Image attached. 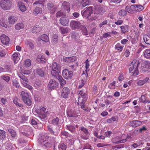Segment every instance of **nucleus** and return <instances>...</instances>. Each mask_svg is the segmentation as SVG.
Instances as JSON below:
<instances>
[{
    "label": "nucleus",
    "mask_w": 150,
    "mask_h": 150,
    "mask_svg": "<svg viewBox=\"0 0 150 150\" xmlns=\"http://www.w3.org/2000/svg\"><path fill=\"white\" fill-rule=\"evenodd\" d=\"M5 148L7 150H11L12 149V146L11 143H8L6 144Z\"/></svg>",
    "instance_id": "58"
},
{
    "label": "nucleus",
    "mask_w": 150,
    "mask_h": 150,
    "mask_svg": "<svg viewBox=\"0 0 150 150\" xmlns=\"http://www.w3.org/2000/svg\"><path fill=\"white\" fill-rule=\"evenodd\" d=\"M48 138L46 134H42L39 137L38 142L39 144L44 146L46 147H50V144L47 142Z\"/></svg>",
    "instance_id": "3"
},
{
    "label": "nucleus",
    "mask_w": 150,
    "mask_h": 150,
    "mask_svg": "<svg viewBox=\"0 0 150 150\" xmlns=\"http://www.w3.org/2000/svg\"><path fill=\"white\" fill-rule=\"evenodd\" d=\"M59 84L56 81L53 79H50L48 85V87L50 89L57 88Z\"/></svg>",
    "instance_id": "10"
},
{
    "label": "nucleus",
    "mask_w": 150,
    "mask_h": 150,
    "mask_svg": "<svg viewBox=\"0 0 150 150\" xmlns=\"http://www.w3.org/2000/svg\"><path fill=\"white\" fill-rule=\"evenodd\" d=\"M5 55L6 53L1 48H0V57H3Z\"/></svg>",
    "instance_id": "62"
},
{
    "label": "nucleus",
    "mask_w": 150,
    "mask_h": 150,
    "mask_svg": "<svg viewBox=\"0 0 150 150\" xmlns=\"http://www.w3.org/2000/svg\"><path fill=\"white\" fill-rule=\"evenodd\" d=\"M79 94L81 96V97H79L78 98V101L80 102L79 100H82V101L84 100L85 98H86V100L87 99V95L85 94L84 91L83 90L80 91H79Z\"/></svg>",
    "instance_id": "22"
},
{
    "label": "nucleus",
    "mask_w": 150,
    "mask_h": 150,
    "mask_svg": "<svg viewBox=\"0 0 150 150\" xmlns=\"http://www.w3.org/2000/svg\"><path fill=\"white\" fill-rule=\"evenodd\" d=\"M67 115L70 117H75L76 114L74 110L69 108L67 111Z\"/></svg>",
    "instance_id": "28"
},
{
    "label": "nucleus",
    "mask_w": 150,
    "mask_h": 150,
    "mask_svg": "<svg viewBox=\"0 0 150 150\" xmlns=\"http://www.w3.org/2000/svg\"><path fill=\"white\" fill-rule=\"evenodd\" d=\"M62 8L63 10H66L68 12L70 11V5L69 2L65 1L62 4Z\"/></svg>",
    "instance_id": "14"
},
{
    "label": "nucleus",
    "mask_w": 150,
    "mask_h": 150,
    "mask_svg": "<svg viewBox=\"0 0 150 150\" xmlns=\"http://www.w3.org/2000/svg\"><path fill=\"white\" fill-rule=\"evenodd\" d=\"M58 35L54 34L52 37V40L54 42H57L58 41Z\"/></svg>",
    "instance_id": "57"
},
{
    "label": "nucleus",
    "mask_w": 150,
    "mask_h": 150,
    "mask_svg": "<svg viewBox=\"0 0 150 150\" xmlns=\"http://www.w3.org/2000/svg\"><path fill=\"white\" fill-rule=\"evenodd\" d=\"M86 101V98H85L84 100L82 101L81 102L80 106L81 108L85 111L88 112L89 111V109L87 107H86L84 105V104Z\"/></svg>",
    "instance_id": "30"
},
{
    "label": "nucleus",
    "mask_w": 150,
    "mask_h": 150,
    "mask_svg": "<svg viewBox=\"0 0 150 150\" xmlns=\"http://www.w3.org/2000/svg\"><path fill=\"white\" fill-rule=\"evenodd\" d=\"M1 78L5 81L6 82H8L10 79V77L8 76L5 75L2 76H1Z\"/></svg>",
    "instance_id": "50"
},
{
    "label": "nucleus",
    "mask_w": 150,
    "mask_h": 150,
    "mask_svg": "<svg viewBox=\"0 0 150 150\" xmlns=\"http://www.w3.org/2000/svg\"><path fill=\"white\" fill-rule=\"evenodd\" d=\"M143 39L145 42L147 44H150V37L145 35L143 36Z\"/></svg>",
    "instance_id": "41"
},
{
    "label": "nucleus",
    "mask_w": 150,
    "mask_h": 150,
    "mask_svg": "<svg viewBox=\"0 0 150 150\" xmlns=\"http://www.w3.org/2000/svg\"><path fill=\"white\" fill-rule=\"evenodd\" d=\"M38 40L39 42L42 40L45 42H47L49 41V38L47 35L43 34L38 37Z\"/></svg>",
    "instance_id": "16"
},
{
    "label": "nucleus",
    "mask_w": 150,
    "mask_h": 150,
    "mask_svg": "<svg viewBox=\"0 0 150 150\" xmlns=\"http://www.w3.org/2000/svg\"><path fill=\"white\" fill-rule=\"evenodd\" d=\"M140 63L139 60L134 59L131 62L129 65V72L134 76L138 74V67Z\"/></svg>",
    "instance_id": "1"
},
{
    "label": "nucleus",
    "mask_w": 150,
    "mask_h": 150,
    "mask_svg": "<svg viewBox=\"0 0 150 150\" xmlns=\"http://www.w3.org/2000/svg\"><path fill=\"white\" fill-rule=\"evenodd\" d=\"M149 78L148 77H146L143 80H141L138 81L137 82L138 85L139 86H142L146 83L149 80Z\"/></svg>",
    "instance_id": "29"
},
{
    "label": "nucleus",
    "mask_w": 150,
    "mask_h": 150,
    "mask_svg": "<svg viewBox=\"0 0 150 150\" xmlns=\"http://www.w3.org/2000/svg\"><path fill=\"white\" fill-rule=\"evenodd\" d=\"M52 70L51 73L52 76H55L59 75V72L61 70V67L60 64L54 62L52 65Z\"/></svg>",
    "instance_id": "4"
},
{
    "label": "nucleus",
    "mask_w": 150,
    "mask_h": 150,
    "mask_svg": "<svg viewBox=\"0 0 150 150\" xmlns=\"http://www.w3.org/2000/svg\"><path fill=\"white\" fill-rule=\"evenodd\" d=\"M31 122L32 125H35L36 124H38V125L40 126V128L42 127V124L37 123L36 119H32L31 120Z\"/></svg>",
    "instance_id": "52"
},
{
    "label": "nucleus",
    "mask_w": 150,
    "mask_h": 150,
    "mask_svg": "<svg viewBox=\"0 0 150 150\" xmlns=\"http://www.w3.org/2000/svg\"><path fill=\"white\" fill-rule=\"evenodd\" d=\"M0 39L3 45H7L9 41L8 37L5 35H2L0 37Z\"/></svg>",
    "instance_id": "13"
},
{
    "label": "nucleus",
    "mask_w": 150,
    "mask_h": 150,
    "mask_svg": "<svg viewBox=\"0 0 150 150\" xmlns=\"http://www.w3.org/2000/svg\"><path fill=\"white\" fill-rule=\"evenodd\" d=\"M9 132L11 135V140H13L14 139H16L17 138V135L16 131L13 129L9 128L8 129Z\"/></svg>",
    "instance_id": "17"
},
{
    "label": "nucleus",
    "mask_w": 150,
    "mask_h": 150,
    "mask_svg": "<svg viewBox=\"0 0 150 150\" xmlns=\"http://www.w3.org/2000/svg\"><path fill=\"white\" fill-rule=\"evenodd\" d=\"M111 141L114 144H116L125 143L126 142V140L125 139L119 140V138L116 137L113 138Z\"/></svg>",
    "instance_id": "21"
},
{
    "label": "nucleus",
    "mask_w": 150,
    "mask_h": 150,
    "mask_svg": "<svg viewBox=\"0 0 150 150\" xmlns=\"http://www.w3.org/2000/svg\"><path fill=\"white\" fill-rule=\"evenodd\" d=\"M59 148L60 150L61 149L62 150H66L67 148V146L64 144L62 143L59 145Z\"/></svg>",
    "instance_id": "54"
},
{
    "label": "nucleus",
    "mask_w": 150,
    "mask_h": 150,
    "mask_svg": "<svg viewBox=\"0 0 150 150\" xmlns=\"http://www.w3.org/2000/svg\"><path fill=\"white\" fill-rule=\"evenodd\" d=\"M92 11V8L91 6L86 8L81 11L82 16L83 17L88 18L91 15Z\"/></svg>",
    "instance_id": "7"
},
{
    "label": "nucleus",
    "mask_w": 150,
    "mask_h": 150,
    "mask_svg": "<svg viewBox=\"0 0 150 150\" xmlns=\"http://www.w3.org/2000/svg\"><path fill=\"white\" fill-rule=\"evenodd\" d=\"M146 100L145 96L144 95H142L141 98H139V101L141 102L145 103Z\"/></svg>",
    "instance_id": "61"
},
{
    "label": "nucleus",
    "mask_w": 150,
    "mask_h": 150,
    "mask_svg": "<svg viewBox=\"0 0 150 150\" xmlns=\"http://www.w3.org/2000/svg\"><path fill=\"white\" fill-rule=\"evenodd\" d=\"M20 58V54L18 52L14 53L12 55V59L15 63H17Z\"/></svg>",
    "instance_id": "19"
},
{
    "label": "nucleus",
    "mask_w": 150,
    "mask_h": 150,
    "mask_svg": "<svg viewBox=\"0 0 150 150\" xmlns=\"http://www.w3.org/2000/svg\"><path fill=\"white\" fill-rule=\"evenodd\" d=\"M105 11V9L103 7H100L96 8V12L98 14H102Z\"/></svg>",
    "instance_id": "31"
},
{
    "label": "nucleus",
    "mask_w": 150,
    "mask_h": 150,
    "mask_svg": "<svg viewBox=\"0 0 150 150\" xmlns=\"http://www.w3.org/2000/svg\"><path fill=\"white\" fill-rule=\"evenodd\" d=\"M62 74L65 79H70L73 75V72L71 71H69L67 69H65L62 71Z\"/></svg>",
    "instance_id": "8"
},
{
    "label": "nucleus",
    "mask_w": 150,
    "mask_h": 150,
    "mask_svg": "<svg viewBox=\"0 0 150 150\" xmlns=\"http://www.w3.org/2000/svg\"><path fill=\"white\" fill-rule=\"evenodd\" d=\"M142 70L144 72L150 71V62H144L143 65L142 67Z\"/></svg>",
    "instance_id": "12"
},
{
    "label": "nucleus",
    "mask_w": 150,
    "mask_h": 150,
    "mask_svg": "<svg viewBox=\"0 0 150 150\" xmlns=\"http://www.w3.org/2000/svg\"><path fill=\"white\" fill-rule=\"evenodd\" d=\"M47 128L49 132L55 136H57L58 135V132H54L52 130V126H48Z\"/></svg>",
    "instance_id": "43"
},
{
    "label": "nucleus",
    "mask_w": 150,
    "mask_h": 150,
    "mask_svg": "<svg viewBox=\"0 0 150 150\" xmlns=\"http://www.w3.org/2000/svg\"><path fill=\"white\" fill-rule=\"evenodd\" d=\"M54 77L58 80L60 82L61 86H63L64 85L66 84V81L59 74Z\"/></svg>",
    "instance_id": "25"
},
{
    "label": "nucleus",
    "mask_w": 150,
    "mask_h": 150,
    "mask_svg": "<svg viewBox=\"0 0 150 150\" xmlns=\"http://www.w3.org/2000/svg\"><path fill=\"white\" fill-rule=\"evenodd\" d=\"M81 30L83 31V34L85 35H88L87 30L86 28L85 27L83 26L82 25V26Z\"/></svg>",
    "instance_id": "55"
},
{
    "label": "nucleus",
    "mask_w": 150,
    "mask_h": 150,
    "mask_svg": "<svg viewBox=\"0 0 150 150\" xmlns=\"http://www.w3.org/2000/svg\"><path fill=\"white\" fill-rule=\"evenodd\" d=\"M45 68H38L36 70V73L40 76L43 77L44 76Z\"/></svg>",
    "instance_id": "26"
},
{
    "label": "nucleus",
    "mask_w": 150,
    "mask_h": 150,
    "mask_svg": "<svg viewBox=\"0 0 150 150\" xmlns=\"http://www.w3.org/2000/svg\"><path fill=\"white\" fill-rule=\"evenodd\" d=\"M123 23V21L122 20H118L115 23V24L117 25H120L122 24Z\"/></svg>",
    "instance_id": "64"
},
{
    "label": "nucleus",
    "mask_w": 150,
    "mask_h": 150,
    "mask_svg": "<svg viewBox=\"0 0 150 150\" xmlns=\"http://www.w3.org/2000/svg\"><path fill=\"white\" fill-rule=\"evenodd\" d=\"M24 103L28 106L30 105L32 103V101L30 97L27 98L25 100H23Z\"/></svg>",
    "instance_id": "47"
},
{
    "label": "nucleus",
    "mask_w": 150,
    "mask_h": 150,
    "mask_svg": "<svg viewBox=\"0 0 150 150\" xmlns=\"http://www.w3.org/2000/svg\"><path fill=\"white\" fill-rule=\"evenodd\" d=\"M144 57L147 59H150V49H146L144 52Z\"/></svg>",
    "instance_id": "39"
},
{
    "label": "nucleus",
    "mask_w": 150,
    "mask_h": 150,
    "mask_svg": "<svg viewBox=\"0 0 150 150\" xmlns=\"http://www.w3.org/2000/svg\"><path fill=\"white\" fill-rule=\"evenodd\" d=\"M70 90L67 87H64L61 92V96L64 98H67L70 93Z\"/></svg>",
    "instance_id": "11"
},
{
    "label": "nucleus",
    "mask_w": 150,
    "mask_h": 150,
    "mask_svg": "<svg viewBox=\"0 0 150 150\" xmlns=\"http://www.w3.org/2000/svg\"><path fill=\"white\" fill-rule=\"evenodd\" d=\"M11 2L9 0H1L0 6L4 10H9L11 7Z\"/></svg>",
    "instance_id": "5"
},
{
    "label": "nucleus",
    "mask_w": 150,
    "mask_h": 150,
    "mask_svg": "<svg viewBox=\"0 0 150 150\" xmlns=\"http://www.w3.org/2000/svg\"><path fill=\"white\" fill-rule=\"evenodd\" d=\"M115 81H113L108 85V87L111 89H114L115 88Z\"/></svg>",
    "instance_id": "56"
},
{
    "label": "nucleus",
    "mask_w": 150,
    "mask_h": 150,
    "mask_svg": "<svg viewBox=\"0 0 150 150\" xmlns=\"http://www.w3.org/2000/svg\"><path fill=\"white\" fill-rule=\"evenodd\" d=\"M37 60L39 62L42 64L44 63L47 61V59L45 56L41 54H40L38 56Z\"/></svg>",
    "instance_id": "20"
},
{
    "label": "nucleus",
    "mask_w": 150,
    "mask_h": 150,
    "mask_svg": "<svg viewBox=\"0 0 150 150\" xmlns=\"http://www.w3.org/2000/svg\"><path fill=\"white\" fill-rule=\"evenodd\" d=\"M41 28L38 25L32 28V32L33 33H37L40 31Z\"/></svg>",
    "instance_id": "35"
},
{
    "label": "nucleus",
    "mask_w": 150,
    "mask_h": 150,
    "mask_svg": "<svg viewBox=\"0 0 150 150\" xmlns=\"http://www.w3.org/2000/svg\"><path fill=\"white\" fill-rule=\"evenodd\" d=\"M85 68L86 70L85 71H83V75H84L85 76L86 78V79H87V78L88 76V74L87 73V71H88L89 70V67L90 66V64L89 63V61L88 59H87L85 62Z\"/></svg>",
    "instance_id": "15"
},
{
    "label": "nucleus",
    "mask_w": 150,
    "mask_h": 150,
    "mask_svg": "<svg viewBox=\"0 0 150 150\" xmlns=\"http://www.w3.org/2000/svg\"><path fill=\"white\" fill-rule=\"evenodd\" d=\"M60 22L62 25L67 26L69 23V20L67 18L62 17L60 19Z\"/></svg>",
    "instance_id": "18"
},
{
    "label": "nucleus",
    "mask_w": 150,
    "mask_h": 150,
    "mask_svg": "<svg viewBox=\"0 0 150 150\" xmlns=\"http://www.w3.org/2000/svg\"><path fill=\"white\" fill-rule=\"evenodd\" d=\"M21 94L22 96L23 100H25L26 98L29 97L28 93L24 91H22L21 92Z\"/></svg>",
    "instance_id": "36"
},
{
    "label": "nucleus",
    "mask_w": 150,
    "mask_h": 150,
    "mask_svg": "<svg viewBox=\"0 0 150 150\" xmlns=\"http://www.w3.org/2000/svg\"><path fill=\"white\" fill-rule=\"evenodd\" d=\"M33 5L35 7L33 12L34 15L36 16L42 13V8L44 7V5L40 1H35L33 3Z\"/></svg>",
    "instance_id": "2"
},
{
    "label": "nucleus",
    "mask_w": 150,
    "mask_h": 150,
    "mask_svg": "<svg viewBox=\"0 0 150 150\" xmlns=\"http://www.w3.org/2000/svg\"><path fill=\"white\" fill-rule=\"evenodd\" d=\"M13 86H15L16 88H19V84L16 80H15L13 81Z\"/></svg>",
    "instance_id": "63"
},
{
    "label": "nucleus",
    "mask_w": 150,
    "mask_h": 150,
    "mask_svg": "<svg viewBox=\"0 0 150 150\" xmlns=\"http://www.w3.org/2000/svg\"><path fill=\"white\" fill-rule=\"evenodd\" d=\"M6 137V132L0 129V139H2Z\"/></svg>",
    "instance_id": "46"
},
{
    "label": "nucleus",
    "mask_w": 150,
    "mask_h": 150,
    "mask_svg": "<svg viewBox=\"0 0 150 150\" xmlns=\"http://www.w3.org/2000/svg\"><path fill=\"white\" fill-rule=\"evenodd\" d=\"M112 96H107L106 99L105 100V104L106 105H109L111 103V100L113 99Z\"/></svg>",
    "instance_id": "34"
},
{
    "label": "nucleus",
    "mask_w": 150,
    "mask_h": 150,
    "mask_svg": "<svg viewBox=\"0 0 150 150\" xmlns=\"http://www.w3.org/2000/svg\"><path fill=\"white\" fill-rule=\"evenodd\" d=\"M82 24L81 21H72L70 23V26L72 29L74 30L78 29L81 26H82Z\"/></svg>",
    "instance_id": "9"
},
{
    "label": "nucleus",
    "mask_w": 150,
    "mask_h": 150,
    "mask_svg": "<svg viewBox=\"0 0 150 150\" xmlns=\"http://www.w3.org/2000/svg\"><path fill=\"white\" fill-rule=\"evenodd\" d=\"M91 4V2L89 0H82L81 1L82 5L85 7Z\"/></svg>",
    "instance_id": "44"
},
{
    "label": "nucleus",
    "mask_w": 150,
    "mask_h": 150,
    "mask_svg": "<svg viewBox=\"0 0 150 150\" xmlns=\"http://www.w3.org/2000/svg\"><path fill=\"white\" fill-rule=\"evenodd\" d=\"M19 77L23 81L25 82H28V79L23 75L19 76Z\"/></svg>",
    "instance_id": "60"
},
{
    "label": "nucleus",
    "mask_w": 150,
    "mask_h": 150,
    "mask_svg": "<svg viewBox=\"0 0 150 150\" xmlns=\"http://www.w3.org/2000/svg\"><path fill=\"white\" fill-rule=\"evenodd\" d=\"M121 29V32L123 33H125L128 29V26L126 25H122L120 27Z\"/></svg>",
    "instance_id": "45"
},
{
    "label": "nucleus",
    "mask_w": 150,
    "mask_h": 150,
    "mask_svg": "<svg viewBox=\"0 0 150 150\" xmlns=\"http://www.w3.org/2000/svg\"><path fill=\"white\" fill-rule=\"evenodd\" d=\"M131 124L133 127H136L141 125L142 124V122L139 121L134 120L132 122Z\"/></svg>",
    "instance_id": "32"
},
{
    "label": "nucleus",
    "mask_w": 150,
    "mask_h": 150,
    "mask_svg": "<svg viewBox=\"0 0 150 150\" xmlns=\"http://www.w3.org/2000/svg\"><path fill=\"white\" fill-rule=\"evenodd\" d=\"M134 11H140L144 8L143 6L140 5H134Z\"/></svg>",
    "instance_id": "40"
},
{
    "label": "nucleus",
    "mask_w": 150,
    "mask_h": 150,
    "mask_svg": "<svg viewBox=\"0 0 150 150\" xmlns=\"http://www.w3.org/2000/svg\"><path fill=\"white\" fill-rule=\"evenodd\" d=\"M59 30L60 33L62 34H64L69 32L70 31L69 28L67 27H60Z\"/></svg>",
    "instance_id": "24"
},
{
    "label": "nucleus",
    "mask_w": 150,
    "mask_h": 150,
    "mask_svg": "<svg viewBox=\"0 0 150 150\" xmlns=\"http://www.w3.org/2000/svg\"><path fill=\"white\" fill-rule=\"evenodd\" d=\"M123 46H122L120 43H117L115 46V48L119 52H122L123 49Z\"/></svg>",
    "instance_id": "38"
},
{
    "label": "nucleus",
    "mask_w": 150,
    "mask_h": 150,
    "mask_svg": "<svg viewBox=\"0 0 150 150\" xmlns=\"http://www.w3.org/2000/svg\"><path fill=\"white\" fill-rule=\"evenodd\" d=\"M134 5H132L130 6H127L125 8L126 11L129 13H131L132 11H134Z\"/></svg>",
    "instance_id": "37"
},
{
    "label": "nucleus",
    "mask_w": 150,
    "mask_h": 150,
    "mask_svg": "<svg viewBox=\"0 0 150 150\" xmlns=\"http://www.w3.org/2000/svg\"><path fill=\"white\" fill-rule=\"evenodd\" d=\"M66 128L72 133H75L76 129L75 127L73 126L67 125L66 126Z\"/></svg>",
    "instance_id": "33"
},
{
    "label": "nucleus",
    "mask_w": 150,
    "mask_h": 150,
    "mask_svg": "<svg viewBox=\"0 0 150 150\" xmlns=\"http://www.w3.org/2000/svg\"><path fill=\"white\" fill-rule=\"evenodd\" d=\"M18 6L20 10L23 12L25 11L26 10V7L21 1H19L18 2Z\"/></svg>",
    "instance_id": "23"
},
{
    "label": "nucleus",
    "mask_w": 150,
    "mask_h": 150,
    "mask_svg": "<svg viewBox=\"0 0 150 150\" xmlns=\"http://www.w3.org/2000/svg\"><path fill=\"white\" fill-rule=\"evenodd\" d=\"M57 7V6L54 5L51 2L48 3L47 4V8L50 11V13L52 14L54 13Z\"/></svg>",
    "instance_id": "6"
},
{
    "label": "nucleus",
    "mask_w": 150,
    "mask_h": 150,
    "mask_svg": "<svg viewBox=\"0 0 150 150\" xmlns=\"http://www.w3.org/2000/svg\"><path fill=\"white\" fill-rule=\"evenodd\" d=\"M17 17L12 16L9 17L8 21L9 23L13 24L17 21Z\"/></svg>",
    "instance_id": "27"
},
{
    "label": "nucleus",
    "mask_w": 150,
    "mask_h": 150,
    "mask_svg": "<svg viewBox=\"0 0 150 150\" xmlns=\"http://www.w3.org/2000/svg\"><path fill=\"white\" fill-rule=\"evenodd\" d=\"M45 110L46 109L44 107H42L41 108L40 110V111H42V117H41V118H45L46 117V115H45Z\"/></svg>",
    "instance_id": "51"
},
{
    "label": "nucleus",
    "mask_w": 150,
    "mask_h": 150,
    "mask_svg": "<svg viewBox=\"0 0 150 150\" xmlns=\"http://www.w3.org/2000/svg\"><path fill=\"white\" fill-rule=\"evenodd\" d=\"M59 121V119L58 117L53 119L52 120V122L53 124L54 125H57Z\"/></svg>",
    "instance_id": "59"
},
{
    "label": "nucleus",
    "mask_w": 150,
    "mask_h": 150,
    "mask_svg": "<svg viewBox=\"0 0 150 150\" xmlns=\"http://www.w3.org/2000/svg\"><path fill=\"white\" fill-rule=\"evenodd\" d=\"M24 65L26 67L30 66L31 65L30 60V59L26 60L25 61Z\"/></svg>",
    "instance_id": "53"
},
{
    "label": "nucleus",
    "mask_w": 150,
    "mask_h": 150,
    "mask_svg": "<svg viewBox=\"0 0 150 150\" xmlns=\"http://www.w3.org/2000/svg\"><path fill=\"white\" fill-rule=\"evenodd\" d=\"M118 14L119 15L122 16H126L127 14V12L124 9L120 10Z\"/></svg>",
    "instance_id": "49"
},
{
    "label": "nucleus",
    "mask_w": 150,
    "mask_h": 150,
    "mask_svg": "<svg viewBox=\"0 0 150 150\" xmlns=\"http://www.w3.org/2000/svg\"><path fill=\"white\" fill-rule=\"evenodd\" d=\"M18 100L16 97H15L13 99V103H14L16 104L17 106H18L19 107H22L23 106L21 104H20L18 103Z\"/></svg>",
    "instance_id": "48"
},
{
    "label": "nucleus",
    "mask_w": 150,
    "mask_h": 150,
    "mask_svg": "<svg viewBox=\"0 0 150 150\" xmlns=\"http://www.w3.org/2000/svg\"><path fill=\"white\" fill-rule=\"evenodd\" d=\"M24 27V25L22 23H17L15 25V28L16 30H19L23 28Z\"/></svg>",
    "instance_id": "42"
}]
</instances>
